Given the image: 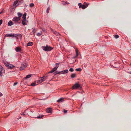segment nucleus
<instances>
[{"label":"nucleus","instance_id":"nucleus-1","mask_svg":"<svg viewBox=\"0 0 131 131\" xmlns=\"http://www.w3.org/2000/svg\"><path fill=\"white\" fill-rule=\"evenodd\" d=\"M41 48L42 49L45 51H49L53 49V48L52 47L47 45L46 46H42Z\"/></svg>","mask_w":131,"mask_h":131},{"label":"nucleus","instance_id":"nucleus-2","mask_svg":"<svg viewBox=\"0 0 131 131\" xmlns=\"http://www.w3.org/2000/svg\"><path fill=\"white\" fill-rule=\"evenodd\" d=\"M81 87L80 85L78 84V83H76L72 87V89H81Z\"/></svg>","mask_w":131,"mask_h":131},{"label":"nucleus","instance_id":"nucleus-3","mask_svg":"<svg viewBox=\"0 0 131 131\" xmlns=\"http://www.w3.org/2000/svg\"><path fill=\"white\" fill-rule=\"evenodd\" d=\"M46 79V77L45 76L43 77H41L40 79L38 80V81L40 83H41Z\"/></svg>","mask_w":131,"mask_h":131},{"label":"nucleus","instance_id":"nucleus-4","mask_svg":"<svg viewBox=\"0 0 131 131\" xmlns=\"http://www.w3.org/2000/svg\"><path fill=\"white\" fill-rule=\"evenodd\" d=\"M18 36V35L17 34H13L11 33L10 34H7L6 36L7 37H17Z\"/></svg>","mask_w":131,"mask_h":131},{"label":"nucleus","instance_id":"nucleus-5","mask_svg":"<svg viewBox=\"0 0 131 131\" xmlns=\"http://www.w3.org/2000/svg\"><path fill=\"white\" fill-rule=\"evenodd\" d=\"M27 64L26 63H23L21 64L20 67V70H23L27 67Z\"/></svg>","mask_w":131,"mask_h":131},{"label":"nucleus","instance_id":"nucleus-6","mask_svg":"<svg viewBox=\"0 0 131 131\" xmlns=\"http://www.w3.org/2000/svg\"><path fill=\"white\" fill-rule=\"evenodd\" d=\"M4 71L2 67L0 65V76H2L4 73Z\"/></svg>","mask_w":131,"mask_h":131},{"label":"nucleus","instance_id":"nucleus-7","mask_svg":"<svg viewBox=\"0 0 131 131\" xmlns=\"http://www.w3.org/2000/svg\"><path fill=\"white\" fill-rule=\"evenodd\" d=\"M20 19L18 17H14L13 19V21L15 22H17L19 21Z\"/></svg>","mask_w":131,"mask_h":131},{"label":"nucleus","instance_id":"nucleus-8","mask_svg":"<svg viewBox=\"0 0 131 131\" xmlns=\"http://www.w3.org/2000/svg\"><path fill=\"white\" fill-rule=\"evenodd\" d=\"M7 67L9 69H12L14 68L15 67L12 64H8L7 65Z\"/></svg>","mask_w":131,"mask_h":131},{"label":"nucleus","instance_id":"nucleus-9","mask_svg":"<svg viewBox=\"0 0 131 131\" xmlns=\"http://www.w3.org/2000/svg\"><path fill=\"white\" fill-rule=\"evenodd\" d=\"M88 5L86 3H85V5H82L81 8L82 9H84L86 8Z\"/></svg>","mask_w":131,"mask_h":131},{"label":"nucleus","instance_id":"nucleus-10","mask_svg":"<svg viewBox=\"0 0 131 131\" xmlns=\"http://www.w3.org/2000/svg\"><path fill=\"white\" fill-rule=\"evenodd\" d=\"M23 14L22 13L18 12L17 13V15L18 16V17L20 19V18L22 16Z\"/></svg>","mask_w":131,"mask_h":131},{"label":"nucleus","instance_id":"nucleus-11","mask_svg":"<svg viewBox=\"0 0 131 131\" xmlns=\"http://www.w3.org/2000/svg\"><path fill=\"white\" fill-rule=\"evenodd\" d=\"M46 110L47 112L48 113H50L52 111V110L51 108H48L46 109Z\"/></svg>","mask_w":131,"mask_h":131},{"label":"nucleus","instance_id":"nucleus-12","mask_svg":"<svg viewBox=\"0 0 131 131\" xmlns=\"http://www.w3.org/2000/svg\"><path fill=\"white\" fill-rule=\"evenodd\" d=\"M21 49L19 47H17L16 48V50L17 52L20 51Z\"/></svg>","mask_w":131,"mask_h":131},{"label":"nucleus","instance_id":"nucleus-13","mask_svg":"<svg viewBox=\"0 0 131 131\" xmlns=\"http://www.w3.org/2000/svg\"><path fill=\"white\" fill-rule=\"evenodd\" d=\"M62 74H65L66 73H68V70L67 69L62 71Z\"/></svg>","mask_w":131,"mask_h":131},{"label":"nucleus","instance_id":"nucleus-14","mask_svg":"<svg viewBox=\"0 0 131 131\" xmlns=\"http://www.w3.org/2000/svg\"><path fill=\"white\" fill-rule=\"evenodd\" d=\"M26 13H24L23 16L22 18L23 19L26 20Z\"/></svg>","mask_w":131,"mask_h":131},{"label":"nucleus","instance_id":"nucleus-15","mask_svg":"<svg viewBox=\"0 0 131 131\" xmlns=\"http://www.w3.org/2000/svg\"><path fill=\"white\" fill-rule=\"evenodd\" d=\"M62 74V71H60V72H58L56 71L55 73V75H56L57 74Z\"/></svg>","mask_w":131,"mask_h":131},{"label":"nucleus","instance_id":"nucleus-16","mask_svg":"<svg viewBox=\"0 0 131 131\" xmlns=\"http://www.w3.org/2000/svg\"><path fill=\"white\" fill-rule=\"evenodd\" d=\"M33 44V43L32 42H29L27 43V45L28 46H31Z\"/></svg>","mask_w":131,"mask_h":131},{"label":"nucleus","instance_id":"nucleus-17","mask_svg":"<svg viewBox=\"0 0 131 131\" xmlns=\"http://www.w3.org/2000/svg\"><path fill=\"white\" fill-rule=\"evenodd\" d=\"M26 20L23 19L22 20V23L23 25H25L26 22H25V21Z\"/></svg>","mask_w":131,"mask_h":131},{"label":"nucleus","instance_id":"nucleus-18","mask_svg":"<svg viewBox=\"0 0 131 131\" xmlns=\"http://www.w3.org/2000/svg\"><path fill=\"white\" fill-rule=\"evenodd\" d=\"M8 25L9 26H11L13 24V23L12 21H9L8 23Z\"/></svg>","mask_w":131,"mask_h":131},{"label":"nucleus","instance_id":"nucleus-19","mask_svg":"<svg viewBox=\"0 0 131 131\" xmlns=\"http://www.w3.org/2000/svg\"><path fill=\"white\" fill-rule=\"evenodd\" d=\"M31 74L27 75L24 78V79H26L29 78L31 76Z\"/></svg>","mask_w":131,"mask_h":131},{"label":"nucleus","instance_id":"nucleus-20","mask_svg":"<svg viewBox=\"0 0 131 131\" xmlns=\"http://www.w3.org/2000/svg\"><path fill=\"white\" fill-rule=\"evenodd\" d=\"M19 1L18 0H16L15 1H14V5H15Z\"/></svg>","mask_w":131,"mask_h":131},{"label":"nucleus","instance_id":"nucleus-21","mask_svg":"<svg viewBox=\"0 0 131 131\" xmlns=\"http://www.w3.org/2000/svg\"><path fill=\"white\" fill-rule=\"evenodd\" d=\"M76 77V74L75 73H73L71 75V77L72 78H74Z\"/></svg>","mask_w":131,"mask_h":131},{"label":"nucleus","instance_id":"nucleus-22","mask_svg":"<svg viewBox=\"0 0 131 131\" xmlns=\"http://www.w3.org/2000/svg\"><path fill=\"white\" fill-rule=\"evenodd\" d=\"M44 116L43 115H40L37 117V118L38 119H40Z\"/></svg>","mask_w":131,"mask_h":131},{"label":"nucleus","instance_id":"nucleus-23","mask_svg":"<svg viewBox=\"0 0 131 131\" xmlns=\"http://www.w3.org/2000/svg\"><path fill=\"white\" fill-rule=\"evenodd\" d=\"M38 84H36V83H32L31 84V85L33 86H34Z\"/></svg>","mask_w":131,"mask_h":131},{"label":"nucleus","instance_id":"nucleus-24","mask_svg":"<svg viewBox=\"0 0 131 131\" xmlns=\"http://www.w3.org/2000/svg\"><path fill=\"white\" fill-rule=\"evenodd\" d=\"M75 51H76V57H77L78 56V51L77 49H75Z\"/></svg>","mask_w":131,"mask_h":131},{"label":"nucleus","instance_id":"nucleus-25","mask_svg":"<svg viewBox=\"0 0 131 131\" xmlns=\"http://www.w3.org/2000/svg\"><path fill=\"white\" fill-rule=\"evenodd\" d=\"M36 31V30L35 28H34L32 31L33 34H34Z\"/></svg>","mask_w":131,"mask_h":131},{"label":"nucleus","instance_id":"nucleus-26","mask_svg":"<svg viewBox=\"0 0 131 131\" xmlns=\"http://www.w3.org/2000/svg\"><path fill=\"white\" fill-rule=\"evenodd\" d=\"M78 6H79V8H80L82 6V4L81 3H79L78 4Z\"/></svg>","mask_w":131,"mask_h":131},{"label":"nucleus","instance_id":"nucleus-27","mask_svg":"<svg viewBox=\"0 0 131 131\" xmlns=\"http://www.w3.org/2000/svg\"><path fill=\"white\" fill-rule=\"evenodd\" d=\"M75 70L77 71H80L81 70V68H78L76 69Z\"/></svg>","mask_w":131,"mask_h":131},{"label":"nucleus","instance_id":"nucleus-28","mask_svg":"<svg viewBox=\"0 0 131 131\" xmlns=\"http://www.w3.org/2000/svg\"><path fill=\"white\" fill-rule=\"evenodd\" d=\"M63 98H60L59 99V100H58L57 101V102H59L63 100Z\"/></svg>","mask_w":131,"mask_h":131},{"label":"nucleus","instance_id":"nucleus-29","mask_svg":"<svg viewBox=\"0 0 131 131\" xmlns=\"http://www.w3.org/2000/svg\"><path fill=\"white\" fill-rule=\"evenodd\" d=\"M30 6L31 7H32L34 6V5L33 3H31L30 4Z\"/></svg>","mask_w":131,"mask_h":131},{"label":"nucleus","instance_id":"nucleus-30","mask_svg":"<svg viewBox=\"0 0 131 131\" xmlns=\"http://www.w3.org/2000/svg\"><path fill=\"white\" fill-rule=\"evenodd\" d=\"M114 37L116 38L117 39L119 37V36L118 35H114Z\"/></svg>","mask_w":131,"mask_h":131},{"label":"nucleus","instance_id":"nucleus-31","mask_svg":"<svg viewBox=\"0 0 131 131\" xmlns=\"http://www.w3.org/2000/svg\"><path fill=\"white\" fill-rule=\"evenodd\" d=\"M69 71L70 72H73L74 71V70L73 68H70L69 70Z\"/></svg>","mask_w":131,"mask_h":131},{"label":"nucleus","instance_id":"nucleus-32","mask_svg":"<svg viewBox=\"0 0 131 131\" xmlns=\"http://www.w3.org/2000/svg\"><path fill=\"white\" fill-rule=\"evenodd\" d=\"M49 10H50V8L49 7H48V8H47V10L46 11V12L47 13H48Z\"/></svg>","mask_w":131,"mask_h":131},{"label":"nucleus","instance_id":"nucleus-33","mask_svg":"<svg viewBox=\"0 0 131 131\" xmlns=\"http://www.w3.org/2000/svg\"><path fill=\"white\" fill-rule=\"evenodd\" d=\"M54 70H53V69H52V70H51V71H50V72H49L48 73H53V72L54 71Z\"/></svg>","mask_w":131,"mask_h":131},{"label":"nucleus","instance_id":"nucleus-34","mask_svg":"<svg viewBox=\"0 0 131 131\" xmlns=\"http://www.w3.org/2000/svg\"><path fill=\"white\" fill-rule=\"evenodd\" d=\"M54 34L56 35H59L60 34L59 33L57 32H54Z\"/></svg>","mask_w":131,"mask_h":131},{"label":"nucleus","instance_id":"nucleus-35","mask_svg":"<svg viewBox=\"0 0 131 131\" xmlns=\"http://www.w3.org/2000/svg\"><path fill=\"white\" fill-rule=\"evenodd\" d=\"M41 35V34L40 33H38L37 34V35L38 36H40Z\"/></svg>","mask_w":131,"mask_h":131},{"label":"nucleus","instance_id":"nucleus-36","mask_svg":"<svg viewBox=\"0 0 131 131\" xmlns=\"http://www.w3.org/2000/svg\"><path fill=\"white\" fill-rule=\"evenodd\" d=\"M17 82H15L14 83V85L15 86L16 85H17Z\"/></svg>","mask_w":131,"mask_h":131},{"label":"nucleus","instance_id":"nucleus-37","mask_svg":"<svg viewBox=\"0 0 131 131\" xmlns=\"http://www.w3.org/2000/svg\"><path fill=\"white\" fill-rule=\"evenodd\" d=\"M64 111L65 113H66L67 112V110H64Z\"/></svg>","mask_w":131,"mask_h":131},{"label":"nucleus","instance_id":"nucleus-38","mask_svg":"<svg viewBox=\"0 0 131 131\" xmlns=\"http://www.w3.org/2000/svg\"><path fill=\"white\" fill-rule=\"evenodd\" d=\"M2 20H0V25L2 23Z\"/></svg>","mask_w":131,"mask_h":131},{"label":"nucleus","instance_id":"nucleus-39","mask_svg":"<svg viewBox=\"0 0 131 131\" xmlns=\"http://www.w3.org/2000/svg\"><path fill=\"white\" fill-rule=\"evenodd\" d=\"M2 94L0 92V96H2Z\"/></svg>","mask_w":131,"mask_h":131},{"label":"nucleus","instance_id":"nucleus-40","mask_svg":"<svg viewBox=\"0 0 131 131\" xmlns=\"http://www.w3.org/2000/svg\"><path fill=\"white\" fill-rule=\"evenodd\" d=\"M58 67H57L56 66L54 68H55V69H56V70L57 69V68Z\"/></svg>","mask_w":131,"mask_h":131},{"label":"nucleus","instance_id":"nucleus-41","mask_svg":"<svg viewBox=\"0 0 131 131\" xmlns=\"http://www.w3.org/2000/svg\"><path fill=\"white\" fill-rule=\"evenodd\" d=\"M53 70H54V71H55V70H56V69H55V68H53L52 69Z\"/></svg>","mask_w":131,"mask_h":131},{"label":"nucleus","instance_id":"nucleus-42","mask_svg":"<svg viewBox=\"0 0 131 131\" xmlns=\"http://www.w3.org/2000/svg\"><path fill=\"white\" fill-rule=\"evenodd\" d=\"M77 57H76V56H74V57H73V58H75Z\"/></svg>","mask_w":131,"mask_h":131},{"label":"nucleus","instance_id":"nucleus-43","mask_svg":"<svg viewBox=\"0 0 131 131\" xmlns=\"http://www.w3.org/2000/svg\"><path fill=\"white\" fill-rule=\"evenodd\" d=\"M59 64V63H57L56 64V66H57Z\"/></svg>","mask_w":131,"mask_h":131},{"label":"nucleus","instance_id":"nucleus-44","mask_svg":"<svg viewBox=\"0 0 131 131\" xmlns=\"http://www.w3.org/2000/svg\"><path fill=\"white\" fill-rule=\"evenodd\" d=\"M2 12H3V11H2L0 12V14H1V13H2Z\"/></svg>","mask_w":131,"mask_h":131},{"label":"nucleus","instance_id":"nucleus-45","mask_svg":"<svg viewBox=\"0 0 131 131\" xmlns=\"http://www.w3.org/2000/svg\"><path fill=\"white\" fill-rule=\"evenodd\" d=\"M21 115H24V113H23V114H21Z\"/></svg>","mask_w":131,"mask_h":131},{"label":"nucleus","instance_id":"nucleus-46","mask_svg":"<svg viewBox=\"0 0 131 131\" xmlns=\"http://www.w3.org/2000/svg\"><path fill=\"white\" fill-rule=\"evenodd\" d=\"M69 4V3H67V4Z\"/></svg>","mask_w":131,"mask_h":131},{"label":"nucleus","instance_id":"nucleus-47","mask_svg":"<svg viewBox=\"0 0 131 131\" xmlns=\"http://www.w3.org/2000/svg\"><path fill=\"white\" fill-rule=\"evenodd\" d=\"M21 117H19V119H20L21 118Z\"/></svg>","mask_w":131,"mask_h":131},{"label":"nucleus","instance_id":"nucleus-48","mask_svg":"<svg viewBox=\"0 0 131 131\" xmlns=\"http://www.w3.org/2000/svg\"><path fill=\"white\" fill-rule=\"evenodd\" d=\"M18 119H19V118H18Z\"/></svg>","mask_w":131,"mask_h":131},{"label":"nucleus","instance_id":"nucleus-49","mask_svg":"<svg viewBox=\"0 0 131 131\" xmlns=\"http://www.w3.org/2000/svg\"><path fill=\"white\" fill-rule=\"evenodd\" d=\"M130 73L131 74V72Z\"/></svg>","mask_w":131,"mask_h":131}]
</instances>
